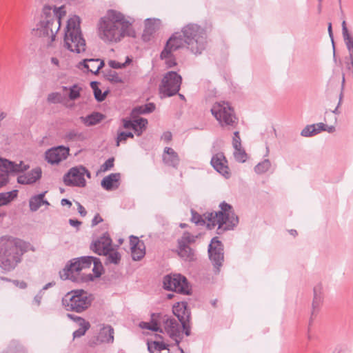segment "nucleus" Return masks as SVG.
I'll return each mask as SVG.
<instances>
[{
    "label": "nucleus",
    "instance_id": "f257e3e1",
    "mask_svg": "<svg viewBox=\"0 0 353 353\" xmlns=\"http://www.w3.org/2000/svg\"><path fill=\"white\" fill-rule=\"evenodd\" d=\"M132 23L120 12L109 10L99 23L100 37L104 41L118 42L125 36L134 37L131 30Z\"/></svg>",
    "mask_w": 353,
    "mask_h": 353
},
{
    "label": "nucleus",
    "instance_id": "f03ea898",
    "mask_svg": "<svg viewBox=\"0 0 353 353\" xmlns=\"http://www.w3.org/2000/svg\"><path fill=\"white\" fill-rule=\"evenodd\" d=\"M27 244L18 238L3 236L0 238V268L5 272H11L22 261L27 252Z\"/></svg>",
    "mask_w": 353,
    "mask_h": 353
},
{
    "label": "nucleus",
    "instance_id": "7ed1b4c3",
    "mask_svg": "<svg viewBox=\"0 0 353 353\" xmlns=\"http://www.w3.org/2000/svg\"><path fill=\"white\" fill-rule=\"evenodd\" d=\"M188 50L195 55H200L207 46L205 30L196 23H188L181 29Z\"/></svg>",
    "mask_w": 353,
    "mask_h": 353
},
{
    "label": "nucleus",
    "instance_id": "20e7f679",
    "mask_svg": "<svg viewBox=\"0 0 353 353\" xmlns=\"http://www.w3.org/2000/svg\"><path fill=\"white\" fill-rule=\"evenodd\" d=\"M64 46L70 52L80 54L85 50V40L80 27V18L74 16L68 21L65 35Z\"/></svg>",
    "mask_w": 353,
    "mask_h": 353
},
{
    "label": "nucleus",
    "instance_id": "39448f33",
    "mask_svg": "<svg viewBox=\"0 0 353 353\" xmlns=\"http://www.w3.org/2000/svg\"><path fill=\"white\" fill-rule=\"evenodd\" d=\"M94 300L93 295L83 289L74 290L62 298V305L67 311L81 313L86 310Z\"/></svg>",
    "mask_w": 353,
    "mask_h": 353
},
{
    "label": "nucleus",
    "instance_id": "423d86ee",
    "mask_svg": "<svg viewBox=\"0 0 353 353\" xmlns=\"http://www.w3.org/2000/svg\"><path fill=\"white\" fill-rule=\"evenodd\" d=\"M160 325H163L165 332L169 336V337L174 341L175 345L179 347L181 353H185L183 350L179 347V344L183 338V334L184 332L181 330V325L179 324V321L174 317L164 314L160 312Z\"/></svg>",
    "mask_w": 353,
    "mask_h": 353
},
{
    "label": "nucleus",
    "instance_id": "0eeeda50",
    "mask_svg": "<svg viewBox=\"0 0 353 353\" xmlns=\"http://www.w3.org/2000/svg\"><path fill=\"white\" fill-rule=\"evenodd\" d=\"M163 288L181 294L190 295L192 290L185 276L181 274H168L163 277Z\"/></svg>",
    "mask_w": 353,
    "mask_h": 353
},
{
    "label": "nucleus",
    "instance_id": "6e6552de",
    "mask_svg": "<svg viewBox=\"0 0 353 353\" xmlns=\"http://www.w3.org/2000/svg\"><path fill=\"white\" fill-rule=\"evenodd\" d=\"M182 77L176 72L169 71L165 73L159 87L161 97H170L176 94L181 88Z\"/></svg>",
    "mask_w": 353,
    "mask_h": 353
},
{
    "label": "nucleus",
    "instance_id": "1a4fd4ad",
    "mask_svg": "<svg viewBox=\"0 0 353 353\" xmlns=\"http://www.w3.org/2000/svg\"><path fill=\"white\" fill-rule=\"evenodd\" d=\"M95 256H82L70 260L63 268V274L61 275V277L63 279H70L72 281H76L72 274L74 272H78L83 269L89 268Z\"/></svg>",
    "mask_w": 353,
    "mask_h": 353
},
{
    "label": "nucleus",
    "instance_id": "9d476101",
    "mask_svg": "<svg viewBox=\"0 0 353 353\" xmlns=\"http://www.w3.org/2000/svg\"><path fill=\"white\" fill-rule=\"evenodd\" d=\"M208 253L209 259L214 266V273L218 274L224 261V246L217 236H214L211 239L208 245Z\"/></svg>",
    "mask_w": 353,
    "mask_h": 353
},
{
    "label": "nucleus",
    "instance_id": "9b49d317",
    "mask_svg": "<svg viewBox=\"0 0 353 353\" xmlns=\"http://www.w3.org/2000/svg\"><path fill=\"white\" fill-rule=\"evenodd\" d=\"M172 312L181 325L183 332L186 336L191 334V311L186 301L176 303L172 307Z\"/></svg>",
    "mask_w": 353,
    "mask_h": 353
},
{
    "label": "nucleus",
    "instance_id": "f8f14e48",
    "mask_svg": "<svg viewBox=\"0 0 353 353\" xmlns=\"http://www.w3.org/2000/svg\"><path fill=\"white\" fill-rule=\"evenodd\" d=\"M211 112L222 125H233L236 123V118L234 110L228 103L223 101L214 105Z\"/></svg>",
    "mask_w": 353,
    "mask_h": 353
},
{
    "label": "nucleus",
    "instance_id": "ddd939ff",
    "mask_svg": "<svg viewBox=\"0 0 353 353\" xmlns=\"http://www.w3.org/2000/svg\"><path fill=\"white\" fill-rule=\"evenodd\" d=\"M63 183L67 186L84 188L86 185V181L83 177L80 170V165L72 167L67 173L63 175Z\"/></svg>",
    "mask_w": 353,
    "mask_h": 353
},
{
    "label": "nucleus",
    "instance_id": "4468645a",
    "mask_svg": "<svg viewBox=\"0 0 353 353\" xmlns=\"http://www.w3.org/2000/svg\"><path fill=\"white\" fill-rule=\"evenodd\" d=\"M65 15V11L63 10V7L59 8L54 7L52 9L49 6H45L42 10V19L41 21H49L53 23H56V32L60 28L61 26V19L62 16Z\"/></svg>",
    "mask_w": 353,
    "mask_h": 353
},
{
    "label": "nucleus",
    "instance_id": "2eb2a0df",
    "mask_svg": "<svg viewBox=\"0 0 353 353\" xmlns=\"http://www.w3.org/2000/svg\"><path fill=\"white\" fill-rule=\"evenodd\" d=\"M185 45V41L181 32L173 33L167 41L163 50L161 52L160 58L167 57L171 52L183 48Z\"/></svg>",
    "mask_w": 353,
    "mask_h": 353
},
{
    "label": "nucleus",
    "instance_id": "dca6fc26",
    "mask_svg": "<svg viewBox=\"0 0 353 353\" xmlns=\"http://www.w3.org/2000/svg\"><path fill=\"white\" fill-rule=\"evenodd\" d=\"M112 241L108 232H105L103 235L93 241L90 248L94 253L101 256V254H108L109 251L112 250Z\"/></svg>",
    "mask_w": 353,
    "mask_h": 353
},
{
    "label": "nucleus",
    "instance_id": "f3484780",
    "mask_svg": "<svg viewBox=\"0 0 353 353\" xmlns=\"http://www.w3.org/2000/svg\"><path fill=\"white\" fill-rule=\"evenodd\" d=\"M69 148L63 145H59L48 149L46 153V160L51 164H58L67 159L69 155Z\"/></svg>",
    "mask_w": 353,
    "mask_h": 353
},
{
    "label": "nucleus",
    "instance_id": "a211bd4d",
    "mask_svg": "<svg viewBox=\"0 0 353 353\" xmlns=\"http://www.w3.org/2000/svg\"><path fill=\"white\" fill-rule=\"evenodd\" d=\"M54 23L49 21H40L37 25V31L39 37H48L49 41L48 46H50L54 41L56 37V27H53Z\"/></svg>",
    "mask_w": 353,
    "mask_h": 353
},
{
    "label": "nucleus",
    "instance_id": "6ab92c4d",
    "mask_svg": "<svg viewBox=\"0 0 353 353\" xmlns=\"http://www.w3.org/2000/svg\"><path fill=\"white\" fill-rule=\"evenodd\" d=\"M228 161L222 152L214 154L211 159L210 164L214 169L225 178H229L230 174L227 165Z\"/></svg>",
    "mask_w": 353,
    "mask_h": 353
},
{
    "label": "nucleus",
    "instance_id": "aec40b11",
    "mask_svg": "<svg viewBox=\"0 0 353 353\" xmlns=\"http://www.w3.org/2000/svg\"><path fill=\"white\" fill-rule=\"evenodd\" d=\"M114 328L110 325H103L95 341L90 342V345H97L99 343L114 342Z\"/></svg>",
    "mask_w": 353,
    "mask_h": 353
},
{
    "label": "nucleus",
    "instance_id": "412c9836",
    "mask_svg": "<svg viewBox=\"0 0 353 353\" xmlns=\"http://www.w3.org/2000/svg\"><path fill=\"white\" fill-rule=\"evenodd\" d=\"M174 252L183 261L192 262L196 261L195 250L188 245L177 243V246Z\"/></svg>",
    "mask_w": 353,
    "mask_h": 353
},
{
    "label": "nucleus",
    "instance_id": "4be33fe9",
    "mask_svg": "<svg viewBox=\"0 0 353 353\" xmlns=\"http://www.w3.org/2000/svg\"><path fill=\"white\" fill-rule=\"evenodd\" d=\"M205 219L208 221L207 228L209 230L213 229L216 225V234L219 235L223 234V225H224L225 221L221 220V216L217 212H207L204 214Z\"/></svg>",
    "mask_w": 353,
    "mask_h": 353
},
{
    "label": "nucleus",
    "instance_id": "5701e85b",
    "mask_svg": "<svg viewBox=\"0 0 353 353\" xmlns=\"http://www.w3.org/2000/svg\"><path fill=\"white\" fill-rule=\"evenodd\" d=\"M120 173H111L101 180V185L107 191H112L119 188L120 185Z\"/></svg>",
    "mask_w": 353,
    "mask_h": 353
},
{
    "label": "nucleus",
    "instance_id": "b1692460",
    "mask_svg": "<svg viewBox=\"0 0 353 353\" xmlns=\"http://www.w3.org/2000/svg\"><path fill=\"white\" fill-rule=\"evenodd\" d=\"M42 171L40 168H36L31 171L21 174L17 177V183L22 185H30L34 183L41 177Z\"/></svg>",
    "mask_w": 353,
    "mask_h": 353
},
{
    "label": "nucleus",
    "instance_id": "393cba45",
    "mask_svg": "<svg viewBox=\"0 0 353 353\" xmlns=\"http://www.w3.org/2000/svg\"><path fill=\"white\" fill-rule=\"evenodd\" d=\"M12 165V161L0 157V187L8 183V176L13 172Z\"/></svg>",
    "mask_w": 353,
    "mask_h": 353
},
{
    "label": "nucleus",
    "instance_id": "a878e982",
    "mask_svg": "<svg viewBox=\"0 0 353 353\" xmlns=\"http://www.w3.org/2000/svg\"><path fill=\"white\" fill-rule=\"evenodd\" d=\"M79 65L83 66L88 72L97 74L105 65V63L99 59H85L79 63Z\"/></svg>",
    "mask_w": 353,
    "mask_h": 353
},
{
    "label": "nucleus",
    "instance_id": "bb28decb",
    "mask_svg": "<svg viewBox=\"0 0 353 353\" xmlns=\"http://www.w3.org/2000/svg\"><path fill=\"white\" fill-rule=\"evenodd\" d=\"M163 161L168 166L177 168L179 165L180 159L174 149L170 147H165L163 154Z\"/></svg>",
    "mask_w": 353,
    "mask_h": 353
},
{
    "label": "nucleus",
    "instance_id": "cd10ccee",
    "mask_svg": "<svg viewBox=\"0 0 353 353\" xmlns=\"http://www.w3.org/2000/svg\"><path fill=\"white\" fill-rule=\"evenodd\" d=\"M160 312L159 313H152L151 314V319L150 322L142 321L139 323L140 327L143 329L149 330L153 332H159L160 333H163V330L161 327L160 325Z\"/></svg>",
    "mask_w": 353,
    "mask_h": 353
},
{
    "label": "nucleus",
    "instance_id": "c85d7f7f",
    "mask_svg": "<svg viewBox=\"0 0 353 353\" xmlns=\"http://www.w3.org/2000/svg\"><path fill=\"white\" fill-rule=\"evenodd\" d=\"M323 287L321 284H318L314 287L313 289V301H312V316H314L319 311V308L323 303Z\"/></svg>",
    "mask_w": 353,
    "mask_h": 353
},
{
    "label": "nucleus",
    "instance_id": "c756f323",
    "mask_svg": "<svg viewBox=\"0 0 353 353\" xmlns=\"http://www.w3.org/2000/svg\"><path fill=\"white\" fill-rule=\"evenodd\" d=\"M160 22V20L157 19L149 18L145 20V28L143 33L144 40L150 39V37L159 28Z\"/></svg>",
    "mask_w": 353,
    "mask_h": 353
},
{
    "label": "nucleus",
    "instance_id": "7c9ffc66",
    "mask_svg": "<svg viewBox=\"0 0 353 353\" xmlns=\"http://www.w3.org/2000/svg\"><path fill=\"white\" fill-rule=\"evenodd\" d=\"M103 118L104 115L98 112H94L87 115L86 117H81L83 123L86 126H92L97 125V123H100Z\"/></svg>",
    "mask_w": 353,
    "mask_h": 353
},
{
    "label": "nucleus",
    "instance_id": "2f4dec72",
    "mask_svg": "<svg viewBox=\"0 0 353 353\" xmlns=\"http://www.w3.org/2000/svg\"><path fill=\"white\" fill-rule=\"evenodd\" d=\"M227 219L224 220L225 223L223 225V234L228 230H233L239 223V217L234 212L228 214Z\"/></svg>",
    "mask_w": 353,
    "mask_h": 353
},
{
    "label": "nucleus",
    "instance_id": "473e14b6",
    "mask_svg": "<svg viewBox=\"0 0 353 353\" xmlns=\"http://www.w3.org/2000/svg\"><path fill=\"white\" fill-rule=\"evenodd\" d=\"M47 191H44L39 194L34 195L29 200V208L31 212L37 211L41 206V199L45 197Z\"/></svg>",
    "mask_w": 353,
    "mask_h": 353
},
{
    "label": "nucleus",
    "instance_id": "72a5a7b5",
    "mask_svg": "<svg viewBox=\"0 0 353 353\" xmlns=\"http://www.w3.org/2000/svg\"><path fill=\"white\" fill-rule=\"evenodd\" d=\"M18 190H13L10 192L0 193V207L9 204L12 201L17 197Z\"/></svg>",
    "mask_w": 353,
    "mask_h": 353
},
{
    "label": "nucleus",
    "instance_id": "f704fd0d",
    "mask_svg": "<svg viewBox=\"0 0 353 353\" xmlns=\"http://www.w3.org/2000/svg\"><path fill=\"white\" fill-rule=\"evenodd\" d=\"M148 350L150 353H154L152 349L161 352L167 350L169 351V345L163 342V341H148Z\"/></svg>",
    "mask_w": 353,
    "mask_h": 353
},
{
    "label": "nucleus",
    "instance_id": "c9c22d12",
    "mask_svg": "<svg viewBox=\"0 0 353 353\" xmlns=\"http://www.w3.org/2000/svg\"><path fill=\"white\" fill-rule=\"evenodd\" d=\"M123 123V128L125 129H132L134 128L135 125H139L141 123H143L141 125H143L144 123H148V120L145 118L141 117L137 119L132 120L128 118H123L121 119Z\"/></svg>",
    "mask_w": 353,
    "mask_h": 353
},
{
    "label": "nucleus",
    "instance_id": "e433bc0d",
    "mask_svg": "<svg viewBox=\"0 0 353 353\" xmlns=\"http://www.w3.org/2000/svg\"><path fill=\"white\" fill-rule=\"evenodd\" d=\"M2 353H27L22 345L17 341L10 342L8 347Z\"/></svg>",
    "mask_w": 353,
    "mask_h": 353
},
{
    "label": "nucleus",
    "instance_id": "4c0bfd02",
    "mask_svg": "<svg viewBox=\"0 0 353 353\" xmlns=\"http://www.w3.org/2000/svg\"><path fill=\"white\" fill-rule=\"evenodd\" d=\"M271 167V162L269 159H265L255 165L254 170L258 174H262L268 172Z\"/></svg>",
    "mask_w": 353,
    "mask_h": 353
},
{
    "label": "nucleus",
    "instance_id": "58836bf2",
    "mask_svg": "<svg viewBox=\"0 0 353 353\" xmlns=\"http://www.w3.org/2000/svg\"><path fill=\"white\" fill-rule=\"evenodd\" d=\"M219 208H221V210L217 211V212L221 216V220H225L228 219V214L233 212V210H232V205L225 201L221 202L219 205Z\"/></svg>",
    "mask_w": 353,
    "mask_h": 353
},
{
    "label": "nucleus",
    "instance_id": "ea45409f",
    "mask_svg": "<svg viewBox=\"0 0 353 353\" xmlns=\"http://www.w3.org/2000/svg\"><path fill=\"white\" fill-rule=\"evenodd\" d=\"M145 254V248L144 243H142V245L137 246L136 248H132L131 250V255L132 259L134 261H139L141 260Z\"/></svg>",
    "mask_w": 353,
    "mask_h": 353
},
{
    "label": "nucleus",
    "instance_id": "a19ab883",
    "mask_svg": "<svg viewBox=\"0 0 353 353\" xmlns=\"http://www.w3.org/2000/svg\"><path fill=\"white\" fill-rule=\"evenodd\" d=\"M197 239V236L193 235L188 232H183V235L177 239V243L190 245L194 243Z\"/></svg>",
    "mask_w": 353,
    "mask_h": 353
},
{
    "label": "nucleus",
    "instance_id": "79ce46f5",
    "mask_svg": "<svg viewBox=\"0 0 353 353\" xmlns=\"http://www.w3.org/2000/svg\"><path fill=\"white\" fill-rule=\"evenodd\" d=\"M65 139L70 141H83L85 139V136L82 132H79L75 130H72L66 133Z\"/></svg>",
    "mask_w": 353,
    "mask_h": 353
},
{
    "label": "nucleus",
    "instance_id": "37998d69",
    "mask_svg": "<svg viewBox=\"0 0 353 353\" xmlns=\"http://www.w3.org/2000/svg\"><path fill=\"white\" fill-rule=\"evenodd\" d=\"M102 255L107 256V263H113L115 265L119 263L121 258L120 253L117 251H113V250L112 251H109L108 254Z\"/></svg>",
    "mask_w": 353,
    "mask_h": 353
},
{
    "label": "nucleus",
    "instance_id": "c03bdc74",
    "mask_svg": "<svg viewBox=\"0 0 353 353\" xmlns=\"http://www.w3.org/2000/svg\"><path fill=\"white\" fill-rule=\"evenodd\" d=\"M94 265L92 272L95 276L100 277L104 272V268L99 258L95 257L92 263Z\"/></svg>",
    "mask_w": 353,
    "mask_h": 353
},
{
    "label": "nucleus",
    "instance_id": "a18cd8bd",
    "mask_svg": "<svg viewBox=\"0 0 353 353\" xmlns=\"http://www.w3.org/2000/svg\"><path fill=\"white\" fill-rule=\"evenodd\" d=\"M79 326L80 327L73 332V339L80 338L85 335V332L90 329V324L89 322H86L84 323H81Z\"/></svg>",
    "mask_w": 353,
    "mask_h": 353
},
{
    "label": "nucleus",
    "instance_id": "49530a36",
    "mask_svg": "<svg viewBox=\"0 0 353 353\" xmlns=\"http://www.w3.org/2000/svg\"><path fill=\"white\" fill-rule=\"evenodd\" d=\"M81 88L79 87L78 85L74 84L69 88V95L68 97L70 100L74 101L80 97V92Z\"/></svg>",
    "mask_w": 353,
    "mask_h": 353
},
{
    "label": "nucleus",
    "instance_id": "de8ad7c7",
    "mask_svg": "<svg viewBox=\"0 0 353 353\" xmlns=\"http://www.w3.org/2000/svg\"><path fill=\"white\" fill-rule=\"evenodd\" d=\"M133 137L134 134L131 132L119 131L116 139V145L119 146L121 142L125 141L128 138Z\"/></svg>",
    "mask_w": 353,
    "mask_h": 353
},
{
    "label": "nucleus",
    "instance_id": "09e8293b",
    "mask_svg": "<svg viewBox=\"0 0 353 353\" xmlns=\"http://www.w3.org/2000/svg\"><path fill=\"white\" fill-rule=\"evenodd\" d=\"M234 156L235 159L241 163H244L247 159V154L242 147L234 149Z\"/></svg>",
    "mask_w": 353,
    "mask_h": 353
},
{
    "label": "nucleus",
    "instance_id": "8fccbe9b",
    "mask_svg": "<svg viewBox=\"0 0 353 353\" xmlns=\"http://www.w3.org/2000/svg\"><path fill=\"white\" fill-rule=\"evenodd\" d=\"M106 79L112 83H121L122 79L118 75V74L110 69H109L105 74Z\"/></svg>",
    "mask_w": 353,
    "mask_h": 353
},
{
    "label": "nucleus",
    "instance_id": "3c124183",
    "mask_svg": "<svg viewBox=\"0 0 353 353\" xmlns=\"http://www.w3.org/2000/svg\"><path fill=\"white\" fill-rule=\"evenodd\" d=\"M47 101L50 103H61L63 102V97L59 92H51L48 95Z\"/></svg>",
    "mask_w": 353,
    "mask_h": 353
},
{
    "label": "nucleus",
    "instance_id": "603ef678",
    "mask_svg": "<svg viewBox=\"0 0 353 353\" xmlns=\"http://www.w3.org/2000/svg\"><path fill=\"white\" fill-rule=\"evenodd\" d=\"M12 174H17L26 171L29 168V165L24 164L23 161H20L19 163L12 161Z\"/></svg>",
    "mask_w": 353,
    "mask_h": 353
},
{
    "label": "nucleus",
    "instance_id": "864d4df0",
    "mask_svg": "<svg viewBox=\"0 0 353 353\" xmlns=\"http://www.w3.org/2000/svg\"><path fill=\"white\" fill-rule=\"evenodd\" d=\"M191 214L192 222L194 223L196 225H204L205 224V219L197 212L194 210H191Z\"/></svg>",
    "mask_w": 353,
    "mask_h": 353
},
{
    "label": "nucleus",
    "instance_id": "5fc2aeb1",
    "mask_svg": "<svg viewBox=\"0 0 353 353\" xmlns=\"http://www.w3.org/2000/svg\"><path fill=\"white\" fill-rule=\"evenodd\" d=\"M161 59L165 60V65L168 68H172L176 65V59L172 52L168 55L167 57Z\"/></svg>",
    "mask_w": 353,
    "mask_h": 353
},
{
    "label": "nucleus",
    "instance_id": "6e6d98bb",
    "mask_svg": "<svg viewBox=\"0 0 353 353\" xmlns=\"http://www.w3.org/2000/svg\"><path fill=\"white\" fill-rule=\"evenodd\" d=\"M108 91H105L104 92H102L101 89L97 90L94 93V99L98 102H102L105 100L106 95L108 94Z\"/></svg>",
    "mask_w": 353,
    "mask_h": 353
},
{
    "label": "nucleus",
    "instance_id": "4d7b16f0",
    "mask_svg": "<svg viewBox=\"0 0 353 353\" xmlns=\"http://www.w3.org/2000/svg\"><path fill=\"white\" fill-rule=\"evenodd\" d=\"M232 145L234 149H237V148L241 147V141L239 131H236L234 132V137L232 139Z\"/></svg>",
    "mask_w": 353,
    "mask_h": 353
},
{
    "label": "nucleus",
    "instance_id": "13d9d810",
    "mask_svg": "<svg viewBox=\"0 0 353 353\" xmlns=\"http://www.w3.org/2000/svg\"><path fill=\"white\" fill-rule=\"evenodd\" d=\"M114 157H110L104 163L101 165V169L103 171H107L108 170H110L114 166Z\"/></svg>",
    "mask_w": 353,
    "mask_h": 353
},
{
    "label": "nucleus",
    "instance_id": "bf43d9fd",
    "mask_svg": "<svg viewBox=\"0 0 353 353\" xmlns=\"http://www.w3.org/2000/svg\"><path fill=\"white\" fill-rule=\"evenodd\" d=\"M142 243H143V241H140L138 237L134 236L133 235L130 236V249L131 250L132 248L134 249V248H136L137 246H139V245L141 246Z\"/></svg>",
    "mask_w": 353,
    "mask_h": 353
},
{
    "label": "nucleus",
    "instance_id": "052dcab7",
    "mask_svg": "<svg viewBox=\"0 0 353 353\" xmlns=\"http://www.w3.org/2000/svg\"><path fill=\"white\" fill-rule=\"evenodd\" d=\"M67 317L68 319H70V320L74 321V322H77L78 323L79 325L81 323H86L88 322L87 321H85L83 318L81 317V316H78L77 315H74L73 314H70V313H68L67 314Z\"/></svg>",
    "mask_w": 353,
    "mask_h": 353
},
{
    "label": "nucleus",
    "instance_id": "680f3d73",
    "mask_svg": "<svg viewBox=\"0 0 353 353\" xmlns=\"http://www.w3.org/2000/svg\"><path fill=\"white\" fill-rule=\"evenodd\" d=\"M143 123H141L140 122V124L139 125H135L134 128H133V130L134 132V133L137 135V136H141L143 133V132L145 130L146 128V126L148 125V123H144L143 125H142Z\"/></svg>",
    "mask_w": 353,
    "mask_h": 353
},
{
    "label": "nucleus",
    "instance_id": "e2e57ef3",
    "mask_svg": "<svg viewBox=\"0 0 353 353\" xmlns=\"http://www.w3.org/2000/svg\"><path fill=\"white\" fill-rule=\"evenodd\" d=\"M143 108H144V111L147 114H150V113H152V112L154 111L155 108H156V105L154 103H145L144 105H142Z\"/></svg>",
    "mask_w": 353,
    "mask_h": 353
},
{
    "label": "nucleus",
    "instance_id": "0e129e2a",
    "mask_svg": "<svg viewBox=\"0 0 353 353\" xmlns=\"http://www.w3.org/2000/svg\"><path fill=\"white\" fill-rule=\"evenodd\" d=\"M131 114H132V116L134 117L135 115H139V114H146V113L145 112L144 108H143V105H138V106L133 108V109L132 110Z\"/></svg>",
    "mask_w": 353,
    "mask_h": 353
},
{
    "label": "nucleus",
    "instance_id": "69168bd1",
    "mask_svg": "<svg viewBox=\"0 0 353 353\" xmlns=\"http://www.w3.org/2000/svg\"><path fill=\"white\" fill-rule=\"evenodd\" d=\"M313 128V125H308L306 127H305L301 132V135L304 137H312V132L311 128Z\"/></svg>",
    "mask_w": 353,
    "mask_h": 353
},
{
    "label": "nucleus",
    "instance_id": "338daca9",
    "mask_svg": "<svg viewBox=\"0 0 353 353\" xmlns=\"http://www.w3.org/2000/svg\"><path fill=\"white\" fill-rule=\"evenodd\" d=\"M108 65L113 69H121L124 68V65L114 60H110L108 62Z\"/></svg>",
    "mask_w": 353,
    "mask_h": 353
},
{
    "label": "nucleus",
    "instance_id": "774afa93",
    "mask_svg": "<svg viewBox=\"0 0 353 353\" xmlns=\"http://www.w3.org/2000/svg\"><path fill=\"white\" fill-rule=\"evenodd\" d=\"M43 294L44 292L40 290L39 292L34 297L33 301L37 305V306L40 305Z\"/></svg>",
    "mask_w": 353,
    "mask_h": 353
}]
</instances>
